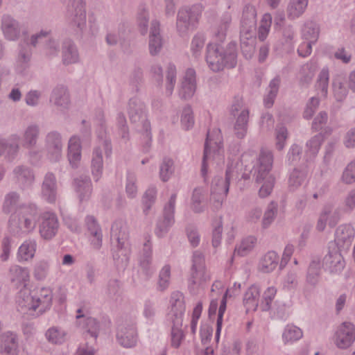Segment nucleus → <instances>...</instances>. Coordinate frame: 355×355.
Masks as SVG:
<instances>
[{
  "label": "nucleus",
  "instance_id": "obj_1",
  "mask_svg": "<svg viewBox=\"0 0 355 355\" xmlns=\"http://www.w3.org/2000/svg\"><path fill=\"white\" fill-rule=\"evenodd\" d=\"M53 291L49 287H42L32 293L21 291L17 298L18 306L23 313L35 311V316L43 315L52 306Z\"/></svg>",
  "mask_w": 355,
  "mask_h": 355
},
{
  "label": "nucleus",
  "instance_id": "obj_2",
  "mask_svg": "<svg viewBox=\"0 0 355 355\" xmlns=\"http://www.w3.org/2000/svg\"><path fill=\"white\" fill-rule=\"evenodd\" d=\"M206 61L209 68L215 72L225 67L234 68L237 63L236 44L230 42L226 49L218 43H211L207 46Z\"/></svg>",
  "mask_w": 355,
  "mask_h": 355
},
{
  "label": "nucleus",
  "instance_id": "obj_3",
  "mask_svg": "<svg viewBox=\"0 0 355 355\" xmlns=\"http://www.w3.org/2000/svg\"><path fill=\"white\" fill-rule=\"evenodd\" d=\"M39 218L40 211L36 205L24 206L11 215L9 220L10 230L17 235L29 234L35 230Z\"/></svg>",
  "mask_w": 355,
  "mask_h": 355
},
{
  "label": "nucleus",
  "instance_id": "obj_4",
  "mask_svg": "<svg viewBox=\"0 0 355 355\" xmlns=\"http://www.w3.org/2000/svg\"><path fill=\"white\" fill-rule=\"evenodd\" d=\"M98 117L100 126L97 130V136L99 139V146L94 148L91 162L92 174L96 182L99 180L103 173V160L101 146L104 148L107 156H110L112 153L111 140L107 135L103 112H99Z\"/></svg>",
  "mask_w": 355,
  "mask_h": 355
},
{
  "label": "nucleus",
  "instance_id": "obj_5",
  "mask_svg": "<svg viewBox=\"0 0 355 355\" xmlns=\"http://www.w3.org/2000/svg\"><path fill=\"white\" fill-rule=\"evenodd\" d=\"M273 156L270 150H262L259 155L257 164L250 171L257 182H263L259 189L260 197L265 198L270 194L275 184V178L270 175L272 166Z\"/></svg>",
  "mask_w": 355,
  "mask_h": 355
},
{
  "label": "nucleus",
  "instance_id": "obj_6",
  "mask_svg": "<svg viewBox=\"0 0 355 355\" xmlns=\"http://www.w3.org/2000/svg\"><path fill=\"white\" fill-rule=\"evenodd\" d=\"M128 114L131 123L141 124L142 130L144 132V137L146 139L144 146V150L148 151L150 146V125L146 118V105L140 99L137 97L132 98L128 101Z\"/></svg>",
  "mask_w": 355,
  "mask_h": 355
},
{
  "label": "nucleus",
  "instance_id": "obj_7",
  "mask_svg": "<svg viewBox=\"0 0 355 355\" xmlns=\"http://www.w3.org/2000/svg\"><path fill=\"white\" fill-rule=\"evenodd\" d=\"M200 15L201 10L197 5L179 9L176 19V30L178 35L185 37L189 32L193 31L197 27Z\"/></svg>",
  "mask_w": 355,
  "mask_h": 355
},
{
  "label": "nucleus",
  "instance_id": "obj_8",
  "mask_svg": "<svg viewBox=\"0 0 355 355\" xmlns=\"http://www.w3.org/2000/svg\"><path fill=\"white\" fill-rule=\"evenodd\" d=\"M236 171L234 167L229 166L226 169L225 178H215L214 185L212 186L211 201L214 209L218 210L221 208L223 200L228 193L230 181L234 178Z\"/></svg>",
  "mask_w": 355,
  "mask_h": 355
},
{
  "label": "nucleus",
  "instance_id": "obj_9",
  "mask_svg": "<svg viewBox=\"0 0 355 355\" xmlns=\"http://www.w3.org/2000/svg\"><path fill=\"white\" fill-rule=\"evenodd\" d=\"M223 147L222 137L219 130L208 132L205 143L204 153L202 160L201 175L203 178L207 174L209 161L216 154L220 153Z\"/></svg>",
  "mask_w": 355,
  "mask_h": 355
},
{
  "label": "nucleus",
  "instance_id": "obj_10",
  "mask_svg": "<svg viewBox=\"0 0 355 355\" xmlns=\"http://www.w3.org/2000/svg\"><path fill=\"white\" fill-rule=\"evenodd\" d=\"M67 17L70 26L76 31L82 32L86 28L85 3L83 0H69L67 6Z\"/></svg>",
  "mask_w": 355,
  "mask_h": 355
},
{
  "label": "nucleus",
  "instance_id": "obj_11",
  "mask_svg": "<svg viewBox=\"0 0 355 355\" xmlns=\"http://www.w3.org/2000/svg\"><path fill=\"white\" fill-rule=\"evenodd\" d=\"M0 28L4 39L10 42H16L21 35L26 34L22 24L9 14L2 15Z\"/></svg>",
  "mask_w": 355,
  "mask_h": 355
},
{
  "label": "nucleus",
  "instance_id": "obj_12",
  "mask_svg": "<svg viewBox=\"0 0 355 355\" xmlns=\"http://www.w3.org/2000/svg\"><path fill=\"white\" fill-rule=\"evenodd\" d=\"M63 141L61 134L52 130L44 138V149L46 157L51 162H58L62 157Z\"/></svg>",
  "mask_w": 355,
  "mask_h": 355
},
{
  "label": "nucleus",
  "instance_id": "obj_13",
  "mask_svg": "<svg viewBox=\"0 0 355 355\" xmlns=\"http://www.w3.org/2000/svg\"><path fill=\"white\" fill-rule=\"evenodd\" d=\"M177 194L173 193L168 202L163 209V216L159 218L156 223L155 233L158 237L164 236L175 222L174 213Z\"/></svg>",
  "mask_w": 355,
  "mask_h": 355
},
{
  "label": "nucleus",
  "instance_id": "obj_14",
  "mask_svg": "<svg viewBox=\"0 0 355 355\" xmlns=\"http://www.w3.org/2000/svg\"><path fill=\"white\" fill-rule=\"evenodd\" d=\"M116 339L119 343L124 347H135L137 342V334L135 322L130 320L119 322Z\"/></svg>",
  "mask_w": 355,
  "mask_h": 355
},
{
  "label": "nucleus",
  "instance_id": "obj_15",
  "mask_svg": "<svg viewBox=\"0 0 355 355\" xmlns=\"http://www.w3.org/2000/svg\"><path fill=\"white\" fill-rule=\"evenodd\" d=\"M340 209L335 207L332 202L326 203L322 208L319 214L315 228L319 232H323L327 225L334 227L341 218Z\"/></svg>",
  "mask_w": 355,
  "mask_h": 355
},
{
  "label": "nucleus",
  "instance_id": "obj_16",
  "mask_svg": "<svg viewBox=\"0 0 355 355\" xmlns=\"http://www.w3.org/2000/svg\"><path fill=\"white\" fill-rule=\"evenodd\" d=\"M110 238L121 254H126L129 232L127 224L123 220H115L111 227Z\"/></svg>",
  "mask_w": 355,
  "mask_h": 355
},
{
  "label": "nucleus",
  "instance_id": "obj_17",
  "mask_svg": "<svg viewBox=\"0 0 355 355\" xmlns=\"http://www.w3.org/2000/svg\"><path fill=\"white\" fill-rule=\"evenodd\" d=\"M41 221L39 225V232L40 236L46 240L51 239L58 232L59 223L55 214L51 211H46L40 214Z\"/></svg>",
  "mask_w": 355,
  "mask_h": 355
},
{
  "label": "nucleus",
  "instance_id": "obj_18",
  "mask_svg": "<svg viewBox=\"0 0 355 355\" xmlns=\"http://www.w3.org/2000/svg\"><path fill=\"white\" fill-rule=\"evenodd\" d=\"M141 254L139 259V272L142 278L147 281L154 273V268L152 266V244L150 238H146Z\"/></svg>",
  "mask_w": 355,
  "mask_h": 355
},
{
  "label": "nucleus",
  "instance_id": "obj_19",
  "mask_svg": "<svg viewBox=\"0 0 355 355\" xmlns=\"http://www.w3.org/2000/svg\"><path fill=\"white\" fill-rule=\"evenodd\" d=\"M355 340V326L351 322H345L335 333L334 343L340 349L349 347Z\"/></svg>",
  "mask_w": 355,
  "mask_h": 355
},
{
  "label": "nucleus",
  "instance_id": "obj_20",
  "mask_svg": "<svg viewBox=\"0 0 355 355\" xmlns=\"http://www.w3.org/2000/svg\"><path fill=\"white\" fill-rule=\"evenodd\" d=\"M171 309L167 314L168 321H176L178 325L183 321V316L186 310L184 297L182 293L174 291L170 298Z\"/></svg>",
  "mask_w": 355,
  "mask_h": 355
},
{
  "label": "nucleus",
  "instance_id": "obj_21",
  "mask_svg": "<svg viewBox=\"0 0 355 355\" xmlns=\"http://www.w3.org/2000/svg\"><path fill=\"white\" fill-rule=\"evenodd\" d=\"M19 136L11 135L8 139H0V157L4 156L8 162H12L17 157L19 151Z\"/></svg>",
  "mask_w": 355,
  "mask_h": 355
},
{
  "label": "nucleus",
  "instance_id": "obj_22",
  "mask_svg": "<svg viewBox=\"0 0 355 355\" xmlns=\"http://www.w3.org/2000/svg\"><path fill=\"white\" fill-rule=\"evenodd\" d=\"M355 235V230L349 224L339 225L335 232V245L338 249L347 250Z\"/></svg>",
  "mask_w": 355,
  "mask_h": 355
},
{
  "label": "nucleus",
  "instance_id": "obj_23",
  "mask_svg": "<svg viewBox=\"0 0 355 355\" xmlns=\"http://www.w3.org/2000/svg\"><path fill=\"white\" fill-rule=\"evenodd\" d=\"M12 175L16 183L23 189L31 187L35 182L34 171L26 165L16 166Z\"/></svg>",
  "mask_w": 355,
  "mask_h": 355
},
{
  "label": "nucleus",
  "instance_id": "obj_24",
  "mask_svg": "<svg viewBox=\"0 0 355 355\" xmlns=\"http://www.w3.org/2000/svg\"><path fill=\"white\" fill-rule=\"evenodd\" d=\"M58 193V184L55 175L52 172L45 174L42 184V197L49 203H53L56 200Z\"/></svg>",
  "mask_w": 355,
  "mask_h": 355
},
{
  "label": "nucleus",
  "instance_id": "obj_25",
  "mask_svg": "<svg viewBox=\"0 0 355 355\" xmlns=\"http://www.w3.org/2000/svg\"><path fill=\"white\" fill-rule=\"evenodd\" d=\"M18 336L12 331L3 334L0 338V355H18Z\"/></svg>",
  "mask_w": 355,
  "mask_h": 355
},
{
  "label": "nucleus",
  "instance_id": "obj_26",
  "mask_svg": "<svg viewBox=\"0 0 355 355\" xmlns=\"http://www.w3.org/2000/svg\"><path fill=\"white\" fill-rule=\"evenodd\" d=\"M163 46V40L160 35V24L155 19L151 21L148 41V49L151 55H158Z\"/></svg>",
  "mask_w": 355,
  "mask_h": 355
},
{
  "label": "nucleus",
  "instance_id": "obj_27",
  "mask_svg": "<svg viewBox=\"0 0 355 355\" xmlns=\"http://www.w3.org/2000/svg\"><path fill=\"white\" fill-rule=\"evenodd\" d=\"M341 249L334 248L329 250L323 259V264L330 272H339L345 266V261L340 253Z\"/></svg>",
  "mask_w": 355,
  "mask_h": 355
},
{
  "label": "nucleus",
  "instance_id": "obj_28",
  "mask_svg": "<svg viewBox=\"0 0 355 355\" xmlns=\"http://www.w3.org/2000/svg\"><path fill=\"white\" fill-rule=\"evenodd\" d=\"M73 187L80 202L89 200L92 193V185L89 177L80 175L75 178Z\"/></svg>",
  "mask_w": 355,
  "mask_h": 355
},
{
  "label": "nucleus",
  "instance_id": "obj_29",
  "mask_svg": "<svg viewBox=\"0 0 355 355\" xmlns=\"http://www.w3.org/2000/svg\"><path fill=\"white\" fill-rule=\"evenodd\" d=\"M50 102L60 110L68 109L70 96L67 88L63 85L55 87L51 94Z\"/></svg>",
  "mask_w": 355,
  "mask_h": 355
},
{
  "label": "nucleus",
  "instance_id": "obj_30",
  "mask_svg": "<svg viewBox=\"0 0 355 355\" xmlns=\"http://www.w3.org/2000/svg\"><path fill=\"white\" fill-rule=\"evenodd\" d=\"M196 91V71L193 69H188L181 84L179 96L182 99L191 98Z\"/></svg>",
  "mask_w": 355,
  "mask_h": 355
},
{
  "label": "nucleus",
  "instance_id": "obj_31",
  "mask_svg": "<svg viewBox=\"0 0 355 355\" xmlns=\"http://www.w3.org/2000/svg\"><path fill=\"white\" fill-rule=\"evenodd\" d=\"M62 61L64 65L76 64L80 61L78 48L71 40H65L62 43Z\"/></svg>",
  "mask_w": 355,
  "mask_h": 355
},
{
  "label": "nucleus",
  "instance_id": "obj_32",
  "mask_svg": "<svg viewBox=\"0 0 355 355\" xmlns=\"http://www.w3.org/2000/svg\"><path fill=\"white\" fill-rule=\"evenodd\" d=\"M40 135V128L36 123L29 124L22 135V146L31 149L36 146Z\"/></svg>",
  "mask_w": 355,
  "mask_h": 355
},
{
  "label": "nucleus",
  "instance_id": "obj_33",
  "mask_svg": "<svg viewBox=\"0 0 355 355\" xmlns=\"http://www.w3.org/2000/svg\"><path fill=\"white\" fill-rule=\"evenodd\" d=\"M32 52L28 42L26 40L19 44V53L17 59V69L22 72L29 64Z\"/></svg>",
  "mask_w": 355,
  "mask_h": 355
},
{
  "label": "nucleus",
  "instance_id": "obj_34",
  "mask_svg": "<svg viewBox=\"0 0 355 355\" xmlns=\"http://www.w3.org/2000/svg\"><path fill=\"white\" fill-rule=\"evenodd\" d=\"M320 260L319 258L313 259L308 268L306 279V288L311 286L312 288H315L319 282L320 276Z\"/></svg>",
  "mask_w": 355,
  "mask_h": 355
},
{
  "label": "nucleus",
  "instance_id": "obj_35",
  "mask_svg": "<svg viewBox=\"0 0 355 355\" xmlns=\"http://www.w3.org/2000/svg\"><path fill=\"white\" fill-rule=\"evenodd\" d=\"M323 141L324 136L321 133L314 135L306 141L305 156L307 161H312L315 158Z\"/></svg>",
  "mask_w": 355,
  "mask_h": 355
},
{
  "label": "nucleus",
  "instance_id": "obj_36",
  "mask_svg": "<svg viewBox=\"0 0 355 355\" xmlns=\"http://www.w3.org/2000/svg\"><path fill=\"white\" fill-rule=\"evenodd\" d=\"M256 9L253 6L246 5L243 10V15L241 21V28L256 31Z\"/></svg>",
  "mask_w": 355,
  "mask_h": 355
},
{
  "label": "nucleus",
  "instance_id": "obj_37",
  "mask_svg": "<svg viewBox=\"0 0 355 355\" xmlns=\"http://www.w3.org/2000/svg\"><path fill=\"white\" fill-rule=\"evenodd\" d=\"M44 336L49 343L60 345L67 340V333L60 327L53 326L46 331Z\"/></svg>",
  "mask_w": 355,
  "mask_h": 355
},
{
  "label": "nucleus",
  "instance_id": "obj_38",
  "mask_svg": "<svg viewBox=\"0 0 355 355\" xmlns=\"http://www.w3.org/2000/svg\"><path fill=\"white\" fill-rule=\"evenodd\" d=\"M37 248V243L34 239L26 240L19 248L17 258L19 261H28L31 260Z\"/></svg>",
  "mask_w": 355,
  "mask_h": 355
},
{
  "label": "nucleus",
  "instance_id": "obj_39",
  "mask_svg": "<svg viewBox=\"0 0 355 355\" xmlns=\"http://www.w3.org/2000/svg\"><path fill=\"white\" fill-rule=\"evenodd\" d=\"M279 256L275 251H269L261 259L259 269L264 273L273 271L277 266Z\"/></svg>",
  "mask_w": 355,
  "mask_h": 355
},
{
  "label": "nucleus",
  "instance_id": "obj_40",
  "mask_svg": "<svg viewBox=\"0 0 355 355\" xmlns=\"http://www.w3.org/2000/svg\"><path fill=\"white\" fill-rule=\"evenodd\" d=\"M306 178V173L304 170L295 168L289 173L288 184L291 191L298 189L304 182Z\"/></svg>",
  "mask_w": 355,
  "mask_h": 355
},
{
  "label": "nucleus",
  "instance_id": "obj_41",
  "mask_svg": "<svg viewBox=\"0 0 355 355\" xmlns=\"http://www.w3.org/2000/svg\"><path fill=\"white\" fill-rule=\"evenodd\" d=\"M315 67L313 63H306L302 66L299 72V83L301 87H308L314 77Z\"/></svg>",
  "mask_w": 355,
  "mask_h": 355
},
{
  "label": "nucleus",
  "instance_id": "obj_42",
  "mask_svg": "<svg viewBox=\"0 0 355 355\" xmlns=\"http://www.w3.org/2000/svg\"><path fill=\"white\" fill-rule=\"evenodd\" d=\"M259 295V289L257 286H251L245 292L243 297V304L247 311L257 309Z\"/></svg>",
  "mask_w": 355,
  "mask_h": 355
},
{
  "label": "nucleus",
  "instance_id": "obj_43",
  "mask_svg": "<svg viewBox=\"0 0 355 355\" xmlns=\"http://www.w3.org/2000/svg\"><path fill=\"white\" fill-rule=\"evenodd\" d=\"M307 5L308 0H291L287 8L288 18H298L304 12Z\"/></svg>",
  "mask_w": 355,
  "mask_h": 355
},
{
  "label": "nucleus",
  "instance_id": "obj_44",
  "mask_svg": "<svg viewBox=\"0 0 355 355\" xmlns=\"http://www.w3.org/2000/svg\"><path fill=\"white\" fill-rule=\"evenodd\" d=\"M9 276L12 282L26 283L29 280V270L27 268L14 265L10 268Z\"/></svg>",
  "mask_w": 355,
  "mask_h": 355
},
{
  "label": "nucleus",
  "instance_id": "obj_45",
  "mask_svg": "<svg viewBox=\"0 0 355 355\" xmlns=\"http://www.w3.org/2000/svg\"><path fill=\"white\" fill-rule=\"evenodd\" d=\"M280 83L281 78L279 76H276L270 80L268 87V94L264 98V104L266 107H270L273 105L274 101L279 89Z\"/></svg>",
  "mask_w": 355,
  "mask_h": 355
},
{
  "label": "nucleus",
  "instance_id": "obj_46",
  "mask_svg": "<svg viewBox=\"0 0 355 355\" xmlns=\"http://www.w3.org/2000/svg\"><path fill=\"white\" fill-rule=\"evenodd\" d=\"M157 198V189L154 187H149L142 196V209L144 215L149 214Z\"/></svg>",
  "mask_w": 355,
  "mask_h": 355
},
{
  "label": "nucleus",
  "instance_id": "obj_47",
  "mask_svg": "<svg viewBox=\"0 0 355 355\" xmlns=\"http://www.w3.org/2000/svg\"><path fill=\"white\" fill-rule=\"evenodd\" d=\"M334 96L337 101H343L347 96L348 89L345 86L344 79L337 76L332 83Z\"/></svg>",
  "mask_w": 355,
  "mask_h": 355
},
{
  "label": "nucleus",
  "instance_id": "obj_48",
  "mask_svg": "<svg viewBox=\"0 0 355 355\" xmlns=\"http://www.w3.org/2000/svg\"><path fill=\"white\" fill-rule=\"evenodd\" d=\"M50 263L46 260L37 261L33 267V275L37 281H44L49 273Z\"/></svg>",
  "mask_w": 355,
  "mask_h": 355
},
{
  "label": "nucleus",
  "instance_id": "obj_49",
  "mask_svg": "<svg viewBox=\"0 0 355 355\" xmlns=\"http://www.w3.org/2000/svg\"><path fill=\"white\" fill-rule=\"evenodd\" d=\"M302 34L305 40L316 42L319 36V27L315 22L307 21L302 28Z\"/></svg>",
  "mask_w": 355,
  "mask_h": 355
},
{
  "label": "nucleus",
  "instance_id": "obj_50",
  "mask_svg": "<svg viewBox=\"0 0 355 355\" xmlns=\"http://www.w3.org/2000/svg\"><path fill=\"white\" fill-rule=\"evenodd\" d=\"M257 243V239L254 236H250L242 240L240 245L235 248L234 254L244 257L248 254L254 248Z\"/></svg>",
  "mask_w": 355,
  "mask_h": 355
},
{
  "label": "nucleus",
  "instance_id": "obj_51",
  "mask_svg": "<svg viewBox=\"0 0 355 355\" xmlns=\"http://www.w3.org/2000/svg\"><path fill=\"white\" fill-rule=\"evenodd\" d=\"M302 337V330L293 324L286 325L282 334V338L285 343L295 342Z\"/></svg>",
  "mask_w": 355,
  "mask_h": 355
},
{
  "label": "nucleus",
  "instance_id": "obj_52",
  "mask_svg": "<svg viewBox=\"0 0 355 355\" xmlns=\"http://www.w3.org/2000/svg\"><path fill=\"white\" fill-rule=\"evenodd\" d=\"M277 211L278 205L277 202L272 201L268 205L262 219L263 228H268L272 224L277 216Z\"/></svg>",
  "mask_w": 355,
  "mask_h": 355
},
{
  "label": "nucleus",
  "instance_id": "obj_53",
  "mask_svg": "<svg viewBox=\"0 0 355 355\" xmlns=\"http://www.w3.org/2000/svg\"><path fill=\"white\" fill-rule=\"evenodd\" d=\"M172 324L171 328V346L175 348H178L182 340L184 338V333L182 330V326L183 321L180 322L178 325L176 324V321H169Z\"/></svg>",
  "mask_w": 355,
  "mask_h": 355
},
{
  "label": "nucleus",
  "instance_id": "obj_54",
  "mask_svg": "<svg viewBox=\"0 0 355 355\" xmlns=\"http://www.w3.org/2000/svg\"><path fill=\"white\" fill-rule=\"evenodd\" d=\"M289 315V306L280 300L275 302L272 311V317L277 320H286Z\"/></svg>",
  "mask_w": 355,
  "mask_h": 355
},
{
  "label": "nucleus",
  "instance_id": "obj_55",
  "mask_svg": "<svg viewBox=\"0 0 355 355\" xmlns=\"http://www.w3.org/2000/svg\"><path fill=\"white\" fill-rule=\"evenodd\" d=\"M174 172L173 161L168 157H164L159 167V176L163 182L169 180Z\"/></svg>",
  "mask_w": 355,
  "mask_h": 355
},
{
  "label": "nucleus",
  "instance_id": "obj_56",
  "mask_svg": "<svg viewBox=\"0 0 355 355\" xmlns=\"http://www.w3.org/2000/svg\"><path fill=\"white\" fill-rule=\"evenodd\" d=\"M19 202V195L15 191L8 193L4 200L3 205V211L6 214H9L14 211Z\"/></svg>",
  "mask_w": 355,
  "mask_h": 355
},
{
  "label": "nucleus",
  "instance_id": "obj_57",
  "mask_svg": "<svg viewBox=\"0 0 355 355\" xmlns=\"http://www.w3.org/2000/svg\"><path fill=\"white\" fill-rule=\"evenodd\" d=\"M210 279V275L207 272L206 268L191 269V277L189 279L190 284L193 285H200Z\"/></svg>",
  "mask_w": 355,
  "mask_h": 355
},
{
  "label": "nucleus",
  "instance_id": "obj_58",
  "mask_svg": "<svg viewBox=\"0 0 355 355\" xmlns=\"http://www.w3.org/2000/svg\"><path fill=\"white\" fill-rule=\"evenodd\" d=\"M166 92L168 96H171L173 93L174 86L176 83V68L173 64H168L166 70Z\"/></svg>",
  "mask_w": 355,
  "mask_h": 355
},
{
  "label": "nucleus",
  "instance_id": "obj_59",
  "mask_svg": "<svg viewBox=\"0 0 355 355\" xmlns=\"http://www.w3.org/2000/svg\"><path fill=\"white\" fill-rule=\"evenodd\" d=\"M202 191L200 188H196L191 196V209L195 213H202L205 210L204 205H202L203 200Z\"/></svg>",
  "mask_w": 355,
  "mask_h": 355
},
{
  "label": "nucleus",
  "instance_id": "obj_60",
  "mask_svg": "<svg viewBox=\"0 0 355 355\" xmlns=\"http://www.w3.org/2000/svg\"><path fill=\"white\" fill-rule=\"evenodd\" d=\"M319 105V98L315 96L310 98L304 107L302 114L303 118L307 120L311 119L318 109Z\"/></svg>",
  "mask_w": 355,
  "mask_h": 355
},
{
  "label": "nucleus",
  "instance_id": "obj_61",
  "mask_svg": "<svg viewBox=\"0 0 355 355\" xmlns=\"http://www.w3.org/2000/svg\"><path fill=\"white\" fill-rule=\"evenodd\" d=\"M329 79V70L324 68L322 69L318 75L316 86L324 97L327 96L328 93Z\"/></svg>",
  "mask_w": 355,
  "mask_h": 355
},
{
  "label": "nucleus",
  "instance_id": "obj_62",
  "mask_svg": "<svg viewBox=\"0 0 355 355\" xmlns=\"http://www.w3.org/2000/svg\"><path fill=\"white\" fill-rule=\"evenodd\" d=\"M121 293L120 282L117 279H110L105 290L107 297L113 300H117Z\"/></svg>",
  "mask_w": 355,
  "mask_h": 355
},
{
  "label": "nucleus",
  "instance_id": "obj_63",
  "mask_svg": "<svg viewBox=\"0 0 355 355\" xmlns=\"http://www.w3.org/2000/svg\"><path fill=\"white\" fill-rule=\"evenodd\" d=\"M277 289L274 286L268 287L263 294L261 309L263 311H268L271 309V303L276 295Z\"/></svg>",
  "mask_w": 355,
  "mask_h": 355
},
{
  "label": "nucleus",
  "instance_id": "obj_64",
  "mask_svg": "<svg viewBox=\"0 0 355 355\" xmlns=\"http://www.w3.org/2000/svg\"><path fill=\"white\" fill-rule=\"evenodd\" d=\"M302 153V147L298 144H293L290 147L286 155L288 164L290 165H295L300 160Z\"/></svg>",
  "mask_w": 355,
  "mask_h": 355
}]
</instances>
